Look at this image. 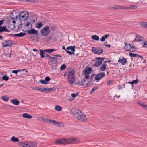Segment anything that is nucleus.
<instances>
[{"mask_svg":"<svg viewBox=\"0 0 147 147\" xmlns=\"http://www.w3.org/2000/svg\"><path fill=\"white\" fill-rule=\"evenodd\" d=\"M45 56L47 57H49L50 58V57H51L47 53H45Z\"/></svg>","mask_w":147,"mask_h":147,"instance_id":"60","label":"nucleus"},{"mask_svg":"<svg viewBox=\"0 0 147 147\" xmlns=\"http://www.w3.org/2000/svg\"><path fill=\"white\" fill-rule=\"evenodd\" d=\"M58 58L53 57H50L49 61L50 63L52 64H55L56 63Z\"/></svg>","mask_w":147,"mask_h":147,"instance_id":"19","label":"nucleus"},{"mask_svg":"<svg viewBox=\"0 0 147 147\" xmlns=\"http://www.w3.org/2000/svg\"><path fill=\"white\" fill-rule=\"evenodd\" d=\"M122 59L120 58L118 60V62L121 63L122 65H125L127 62L126 59L124 58L123 57H121Z\"/></svg>","mask_w":147,"mask_h":147,"instance_id":"17","label":"nucleus"},{"mask_svg":"<svg viewBox=\"0 0 147 147\" xmlns=\"http://www.w3.org/2000/svg\"><path fill=\"white\" fill-rule=\"evenodd\" d=\"M91 38L92 39L97 41H98L99 39V37L96 35H93L92 36H91Z\"/></svg>","mask_w":147,"mask_h":147,"instance_id":"30","label":"nucleus"},{"mask_svg":"<svg viewBox=\"0 0 147 147\" xmlns=\"http://www.w3.org/2000/svg\"><path fill=\"white\" fill-rule=\"evenodd\" d=\"M51 28L53 30H54L55 29V26H51Z\"/></svg>","mask_w":147,"mask_h":147,"instance_id":"62","label":"nucleus"},{"mask_svg":"<svg viewBox=\"0 0 147 147\" xmlns=\"http://www.w3.org/2000/svg\"><path fill=\"white\" fill-rule=\"evenodd\" d=\"M28 33L30 34H37V32L34 29H32L28 31Z\"/></svg>","mask_w":147,"mask_h":147,"instance_id":"21","label":"nucleus"},{"mask_svg":"<svg viewBox=\"0 0 147 147\" xmlns=\"http://www.w3.org/2000/svg\"><path fill=\"white\" fill-rule=\"evenodd\" d=\"M49 28V27L48 26L44 27L40 30L41 34L44 36H47L50 32Z\"/></svg>","mask_w":147,"mask_h":147,"instance_id":"7","label":"nucleus"},{"mask_svg":"<svg viewBox=\"0 0 147 147\" xmlns=\"http://www.w3.org/2000/svg\"><path fill=\"white\" fill-rule=\"evenodd\" d=\"M18 144L23 147H37V143L35 142H20L18 143Z\"/></svg>","mask_w":147,"mask_h":147,"instance_id":"2","label":"nucleus"},{"mask_svg":"<svg viewBox=\"0 0 147 147\" xmlns=\"http://www.w3.org/2000/svg\"><path fill=\"white\" fill-rule=\"evenodd\" d=\"M2 99L4 101L7 102L8 101L9 98V97L6 96H3L1 97Z\"/></svg>","mask_w":147,"mask_h":147,"instance_id":"34","label":"nucleus"},{"mask_svg":"<svg viewBox=\"0 0 147 147\" xmlns=\"http://www.w3.org/2000/svg\"><path fill=\"white\" fill-rule=\"evenodd\" d=\"M32 89L36 90H38L42 92L43 91L42 90V88L36 87L35 88H33Z\"/></svg>","mask_w":147,"mask_h":147,"instance_id":"38","label":"nucleus"},{"mask_svg":"<svg viewBox=\"0 0 147 147\" xmlns=\"http://www.w3.org/2000/svg\"><path fill=\"white\" fill-rule=\"evenodd\" d=\"M139 24L144 28H147V22H140Z\"/></svg>","mask_w":147,"mask_h":147,"instance_id":"28","label":"nucleus"},{"mask_svg":"<svg viewBox=\"0 0 147 147\" xmlns=\"http://www.w3.org/2000/svg\"><path fill=\"white\" fill-rule=\"evenodd\" d=\"M107 8L109 9H110L111 10H113V7L111 6H109L107 7Z\"/></svg>","mask_w":147,"mask_h":147,"instance_id":"56","label":"nucleus"},{"mask_svg":"<svg viewBox=\"0 0 147 147\" xmlns=\"http://www.w3.org/2000/svg\"><path fill=\"white\" fill-rule=\"evenodd\" d=\"M107 62V61H105L102 66L100 68V69L101 71H104L106 69V67L105 66V63Z\"/></svg>","mask_w":147,"mask_h":147,"instance_id":"26","label":"nucleus"},{"mask_svg":"<svg viewBox=\"0 0 147 147\" xmlns=\"http://www.w3.org/2000/svg\"><path fill=\"white\" fill-rule=\"evenodd\" d=\"M100 40L101 42H104L105 41V39L103 36L100 39Z\"/></svg>","mask_w":147,"mask_h":147,"instance_id":"53","label":"nucleus"},{"mask_svg":"<svg viewBox=\"0 0 147 147\" xmlns=\"http://www.w3.org/2000/svg\"><path fill=\"white\" fill-rule=\"evenodd\" d=\"M41 118L43 121L46 122H49V120H49L48 118L45 119L43 117H41Z\"/></svg>","mask_w":147,"mask_h":147,"instance_id":"42","label":"nucleus"},{"mask_svg":"<svg viewBox=\"0 0 147 147\" xmlns=\"http://www.w3.org/2000/svg\"><path fill=\"white\" fill-rule=\"evenodd\" d=\"M11 140L14 142H18L19 140L18 138H16L15 136H13L11 138Z\"/></svg>","mask_w":147,"mask_h":147,"instance_id":"33","label":"nucleus"},{"mask_svg":"<svg viewBox=\"0 0 147 147\" xmlns=\"http://www.w3.org/2000/svg\"><path fill=\"white\" fill-rule=\"evenodd\" d=\"M86 80L85 79L82 80L81 82V85L82 86H85V84H84L85 82H86Z\"/></svg>","mask_w":147,"mask_h":147,"instance_id":"45","label":"nucleus"},{"mask_svg":"<svg viewBox=\"0 0 147 147\" xmlns=\"http://www.w3.org/2000/svg\"><path fill=\"white\" fill-rule=\"evenodd\" d=\"M49 123L55 125L57 124L59 126V124H60V125L62 124V123H59L58 122H57L55 121L54 120H50Z\"/></svg>","mask_w":147,"mask_h":147,"instance_id":"29","label":"nucleus"},{"mask_svg":"<svg viewBox=\"0 0 147 147\" xmlns=\"http://www.w3.org/2000/svg\"><path fill=\"white\" fill-rule=\"evenodd\" d=\"M42 92H51L55 91V87L51 88H43Z\"/></svg>","mask_w":147,"mask_h":147,"instance_id":"14","label":"nucleus"},{"mask_svg":"<svg viewBox=\"0 0 147 147\" xmlns=\"http://www.w3.org/2000/svg\"><path fill=\"white\" fill-rule=\"evenodd\" d=\"M43 24L41 22H38L36 25V27L37 28H39L42 26Z\"/></svg>","mask_w":147,"mask_h":147,"instance_id":"31","label":"nucleus"},{"mask_svg":"<svg viewBox=\"0 0 147 147\" xmlns=\"http://www.w3.org/2000/svg\"><path fill=\"white\" fill-rule=\"evenodd\" d=\"M129 54L130 56L132 57H134L138 56H139V55L136 54H134L131 52H129Z\"/></svg>","mask_w":147,"mask_h":147,"instance_id":"36","label":"nucleus"},{"mask_svg":"<svg viewBox=\"0 0 147 147\" xmlns=\"http://www.w3.org/2000/svg\"><path fill=\"white\" fill-rule=\"evenodd\" d=\"M66 141V144H75L78 142L79 141V139L77 138H71L65 139Z\"/></svg>","mask_w":147,"mask_h":147,"instance_id":"5","label":"nucleus"},{"mask_svg":"<svg viewBox=\"0 0 147 147\" xmlns=\"http://www.w3.org/2000/svg\"><path fill=\"white\" fill-rule=\"evenodd\" d=\"M97 89H98V88L97 87V86L94 87L93 88H92V89L91 90L90 92V94H92L93 93V92L94 91H95Z\"/></svg>","mask_w":147,"mask_h":147,"instance_id":"40","label":"nucleus"},{"mask_svg":"<svg viewBox=\"0 0 147 147\" xmlns=\"http://www.w3.org/2000/svg\"><path fill=\"white\" fill-rule=\"evenodd\" d=\"M28 1H30L31 2H33L34 1V0H26Z\"/></svg>","mask_w":147,"mask_h":147,"instance_id":"64","label":"nucleus"},{"mask_svg":"<svg viewBox=\"0 0 147 147\" xmlns=\"http://www.w3.org/2000/svg\"><path fill=\"white\" fill-rule=\"evenodd\" d=\"M142 107L144 109L147 110V105H143L142 106Z\"/></svg>","mask_w":147,"mask_h":147,"instance_id":"55","label":"nucleus"},{"mask_svg":"<svg viewBox=\"0 0 147 147\" xmlns=\"http://www.w3.org/2000/svg\"><path fill=\"white\" fill-rule=\"evenodd\" d=\"M109 36V34L105 35L103 36L104 37L105 39L107 38Z\"/></svg>","mask_w":147,"mask_h":147,"instance_id":"57","label":"nucleus"},{"mask_svg":"<svg viewBox=\"0 0 147 147\" xmlns=\"http://www.w3.org/2000/svg\"><path fill=\"white\" fill-rule=\"evenodd\" d=\"M11 102L12 103L16 105H18L20 103L19 101L16 99H13L11 100Z\"/></svg>","mask_w":147,"mask_h":147,"instance_id":"25","label":"nucleus"},{"mask_svg":"<svg viewBox=\"0 0 147 147\" xmlns=\"http://www.w3.org/2000/svg\"><path fill=\"white\" fill-rule=\"evenodd\" d=\"M113 82V80H109L107 82V85H109L111 84Z\"/></svg>","mask_w":147,"mask_h":147,"instance_id":"50","label":"nucleus"},{"mask_svg":"<svg viewBox=\"0 0 147 147\" xmlns=\"http://www.w3.org/2000/svg\"><path fill=\"white\" fill-rule=\"evenodd\" d=\"M12 45V41L10 40L5 41L2 43V47H11Z\"/></svg>","mask_w":147,"mask_h":147,"instance_id":"11","label":"nucleus"},{"mask_svg":"<svg viewBox=\"0 0 147 147\" xmlns=\"http://www.w3.org/2000/svg\"><path fill=\"white\" fill-rule=\"evenodd\" d=\"M57 49H47L44 50V51L45 52H47L49 54H50V53L55 51H56Z\"/></svg>","mask_w":147,"mask_h":147,"instance_id":"24","label":"nucleus"},{"mask_svg":"<svg viewBox=\"0 0 147 147\" xmlns=\"http://www.w3.org/2000/svg\"><path fill=\"white\" fill-rule=\"evenodd\" d=\"M28 13L27 11H22L20 14H18V16L20 19H22V21H25L28 18Z\"/></svg>","mask_w":147,"mask_h":147,"instance_id":"6","label":"nucleus"},{"mask_svg":"<svg viewBox=\"0 0 147 147\" xmlns=\"http://www.w3.org/2000/svg\"><path fill=\"white\" fill-rule=\"evenodd\" d=\"M26 34L25 33L20 32L19 34H13V36L16 37H22L24 36Z\"/></svg>","mask_w":147,"mask_h":147,"instance_id":"22","label":"nucleus"},{"mask_svg":"<svg viewBox=\"0 0 147 147\" xmlns=\"http://www.w3.org/2000/svg\"><path fill=\"white\" fill-rule=\"evenodd\" d=\"M105 46L109 48H110L111 47V45L110 44H106L105 45Z\"/></svg>","mask_w":147,"mask_h":147,"instance_id":"61","label":"nucleus"},{"mask_svg":"<svg viewBox=\"0 0 147 147\" xmlns=\"http://www.w3.org/2000/svg\"><path fill=\"white\" fill-rule=\"evenodd\" d=\"M137 6L136 5H131L129 7H125V9H136L137 8Z\"/></svg>","mask_w":147,"mask_h":147,"instance_id":"35","label":"nucleus"},{"mask_svg":"<svg viewBox=\"0 0 147 147\" xmlns=\"http://www.w3.org/2000/svg\"><path fill=\"white\" fill-rule=\"evenodd\" d=\"M70 112L73 116L77 120L82 122H87V119L85 115L78 109H73Z\"/></svg>","mask_w":147,"mask_h":147,"instance_id":"1","label":"nucleus"},{"mask_svg":"<svg viewBox=\"0 0 147 147\" xmlns=\"http://www.w3.org/2000/svg\"><path fill=\"white\" fill-rule=\"evenodd\" d=\"M18 13L15 11L11 12L10 14V17L12 20L17 19L18 16Z\"/></svg>","mask_w":147,"mask_h":147,"instance_id":"15","label":"nucleus"},{"mask_svg":"<svg viewBox=\"0 0 147 147\" xmlns=\"http://www.w3.org/2000/svg\"><path fill=\"white\" fill-rule=\"evenodd\" d=\"M78 93L76 94L73 93L71 94V96L73 98H75L78 95Z\"/></svg>","mask_w":147,"mask_h":147,"instance_id":"51","label":"nucleus"},{"mask_svg":"<svg viewBox=\"0 0 147 147\" xmlns=\"http://www.w3.org/2000/svg\"><path fill=\"white\" fill-rule=\"evenodd\" d=\"M12 73L17 74L18 73L17 70H13L12 71Z\"/></svg>","mask_w":147,"mask_h":147,"instance_id":"54","label":"nucleus"},{"mask_svg":"<svg viewBox=\"0 0 147 147\" xmlns=\"http://www.w3.org/2000/svg\"><path fill=\"white\" fill-rule=\"evenodd\" d=\"M2 79L5 81H7L9 79V77L5 76H4L2 77Z\"/></svg>","mask_w":147,"mask_h":147,"instance_id":"46","label":"nucleus"},{"mask_svg":"<svg viewBox=\"0 0 147 147\" xmlns=\"http://www.w3.org/2000/svg\"><path fill=\"white\" fill-rule=\"evenodd\" d=\"M54 56L55 57H61V55L59 54H57L56 55H54Z\"/></svg>","mask_w":147,"mask_h":147,"instance_id":"59","label":"nucleus"},{"mask_svg":"<svg viewBox=\"0 0 147 147\" xmlns=\"http://www.w3.org/2000/svg\"><path fill=\"white\" fill-rule=\"evenodd\" d=\"M56 144H65L66 141L65 139H61L56 141L55 142Z\"/></svg>","mask_w":147,"mask_h":147,"instance_id":"18","label":"nucleus"},{"mask_svg":"<svg viewBox=\"0 0 147 147\" xmlns=\"http://www.w3.org/2000/svg\"><path fill=\"white\" fill-rule=\"evenodd\" d=\"M143 47H147V42L146 41H145L143 42Z\"/></svg>","mask_w":147,"mask_h":147,"instance_id":"48","label":"nucleus"},{"mask_svg":"<svg viewBox=\"0 0 147 147\" xmlns=\"http://www.w3.org/2000/svg\"><path fill=\"white\" fill-rule=\"evenodd\" d=\"M138 81H138V79H136V80H133L131 82H129V84H137L138 83Z\"/></svg>","mask_w":147,"mask_h":147,"instance_id":"39","label":"nucleus"},{"mask_svg":"<svg viewBox=\"0 0 147 147\" xmlns=\"http://www.w3.org/2000/svg\"><path fill=\"white\" fill-rule=\"evenodd\" d=\"M104 58L98 57L96 58V60L95 61V63L93 66L96 67H98L99 66L102 64V61L104 59Z\"/></svg>","mask_w":147,"mask_h":147,"instance_id":"8","label":"nucleus"},{"mask_svg":"<svg viewBox=\"0 0 147 147\" xmlns=\"http://www.w3.org/2000/svg\"><path fill=\"white\" fill-rule=\"evenodd\" d=\"M130 49L131 50H136V48L134 47L133 45L131 46L130 45Z\"/></svg>","mask_w":147,"mask_h":147,"instance_id":"49","label":"nucleus"},{"mask_svg":"<svg viewBox=\"0 0 147 147\" xmlns=\"http://www.w3.org/2000/svg\"><path fill=\"white\" fill-rule=\"evenodd\" d=\"M124 43L125 44V46L124 47V49L125 50L128 51L133 52L135 51V50H131L130 49V44L129 43H127L126 42H124Z\"/></svg>","mask_w":147,"mask_h":147,"instance_id":"13","label":"nucleus"},{"mask_svg":"<svg viewBox=\"0 0 147 147\" xmlns=\"http://www.w3.org/2000/svg\"><path fill=\"white\" fill-rule=\"evenodd\" d=\"M143 39V38L141 36L138 35H136V38L133 41L134 42H139L142 40Z\"/></svg>","mask_w":147,"mask_h":147,"instance_id":"20","label":"nucleus"},{"mask_svg":"<svg viewBox=\"0 0 147 147\" xmlns=\"http://www.w3.org/2000/svg\"><path fill=\"white\" fill-rule=\"evenodd\" d=\"M3 32H9L10 31L7 28L6 26H0V33H1Z\"/></svg>","mask_w":147,"mask_h":147,"instance_id":"16","label":"nucleus"},{"mask_svg":"<svg viewBox=\"0 0 147 147\" xmlns=\"http://www.w3.org/2000/svg\"><path fill=\"white\" fill-rule=\"evenodd\" d=\"M92 71V69L90 67H89L88 69L86 68L84 70V74L85 76V78L86 79H88L90 77V76L89 75L90 74Z\"/></svg>","mask_w":147,"mask_h":147,"instance_id":"12","label":"nucleus"},{"mask_svg":"<svg viewBox=\"0 0 147 147\" xmlns=\"http://www.w3.org/2000/svg\"><path fill=\"white\" fill-rule=\"evenodd\" d=\"M12 22L13 24V25H11L13 26V27H12V28H11V29H12L13 30H16L15 28V25H14V24H15L16 22L15 21L13 20L12 21ZM10 26H11V25H10Z\"/></svg>","mask_w":147,"mask_h":147,"instance_id":"44","label":"nucleus"},{"mask_svg":"<svg viewBox=\"0 0 147 147\" xmlns=\"http://www.w3.org/2000/svg\"><path fill=\"white\" fill-rule=\"evenodd\" d=\"M69 82L71 84L74 83L75 81L74 71L72 70L69 73L67 76Z\"/></svg>","mask_w":147,"mask_h":147,"instance_id":"3","label":"nucleus"},{"mask_svg":"<svg viewBox=\"0 0 147 147\" xmlns=\"http://www.w3.org/2000/svg\"><path fill=\"white\" fill-rule=\"evenodd\" d=\"M3 24V20H0V26H1Z\"/></svg>","mask_w":147,"mask_h":147,"instance_id":"58","label":"nucleus"},{"mask_svg":"<svg viewBox=\"0 0 147 147\" xmlns=\"http://www.w3.org/2000/svg\"><path fill=\"white\" fill-rule=\"evenodd\" d=\"M39 82L40 83L43 84H47V82H45V80H40Z\"/></svg>","mask_w":147,"mask_h":147,"instance_id":"43","label":"nucleus"},{"mask_svg":"<svg viewBox=\"0 0 147 147\" xmlns=\"http://www.w3.org/2000/svg\"><path fill=\"white\" fill-rule=\"evenodd\" d=\"M75 46H71L67 47L66 49L65 47L64 46H63L62 47V49L65 50L66 52L69 55H71L74 53V52L75 51Z\"/></svg>","mask_w":147,"mask_h":147,"instance_id":"4","label":"nucleus"},{"mask_svg":"<svg viewBox=\"0 0 147 147\" xmlns=\"http://www.w3.org/2000/svg\"><path fill=\"white\" fill-rule=\"evenodd\" d=\"M22 117L27 119H31L32 118V116L26 113L23 114L22 115Z\"/></svg>","mask_w":147,"mask_h":147,"instance_id":"27","label":"nucleus"},{"mask_svg":"<svg viewBox=\"0 0 147 147\" xmlns=\"http://www.w3.org/2000/svg\"><path fill=\"white\" fill-rule=\"evenodd\" d=\"M92 51L94 53L98 55L101 54L103 52V50L100 47L96 48L95 47H93L92 48Z\"/></svg>","mask_w":147,"mask_h":147,"instance_id":"9","label":"nucleus"},{"mask_svg":"<svg viewBox=\"0 0 147 147\" xmlns=\"http://www.w3.org/2000/svg\"><path fill=\"white\" fill-rule=\"evenodd\" d=\"M138 104H139L140 106H141L142 107V106L144 105V104H142L141 103L139 102L138 103Z\"/></svg>","mask_w":147,"mask_h":147,"instance_id":"63","label":"nucleus"},{"mask_svg":"<svg viewBox=\"0 0 147 147\" xmlns=\"http://www.w3.org/2000/svg\"><path fill=\"white\" fill-rule=\"evenodd\" d=\"M113 8L115 10H119L124 9L125 8V7L121 5H117L114 6L113 7Z\"/></svg>","mask_w":147,"mask_h":147,"instance_id":"23","label":"nucleus"},{"mask_svg":"<svg viewBox=\"0 0 147 147\" xmlns=\"http://www.w3.org/2000/svg\"><path fill=\"white\" fill-rule=\"evenodd\" d=\"M105 72H101L100 73L97 74L95 77V79L97 82L99 81L102 78L105 76Z\"/></svg>","mask_w":147,"mask_h":147,"instance_id":"10","label":"nucleus"},{"mask_svg":"<svg viewBox=\"0 0 147 147\" xmlns=\"http://www.w3.org/2000/svg\"><path fill=\"white\" fill-rule=\"evenodd\" d=\"M66 66L65 64H63L61 65L60 68V69L61 70H62L66 68Z\"/></svg>","mask_w":147,"mask_h":147,"instance_id":"41","label":"nucleus"},{"mask_svg":"<svg viewBox=\"0 0 147 147\" xmlns=\"http://www.w3.org/2000/svg\"><path fill=\"white\" fill-rule=\"evenodd\" d=\"M55 110L57 111H60L62 109L61 107L59 105L56 106L55 107Z\"/></svg>","mask_w":147,"mask_h":147,"instance_id":"37","label":"nucleus"},{"mask_svg":"<svg viewBox=\"0 0 147 147\" xmlns=\"http://www.w3.org/2000/svg\"><path fill=\"white\" fill-rule=\"evenodd\" d=\"M91 84V82L89 81L86 84H85V86H88L90 85Z\"/></svg>","mask_w":147,"mask_h":147,"instance_id":"52","label":"nucleus"},{"mask_svg":"<svg viewBox=\"0 0 147 147\" xmlns=\"http://www.w3.org/2000/svg\"><path fill=\"white\" fill-rule=\"evenodd\" d=\"M44 50H40V54L41 57L42 58H43L45 57V53L44 51Z\"/></svg>","mask_w":147,"mask_h":147,"instance_id":"32","label":"nucleus"},{"mask_svg":"<svg viewBox=\"0 0 147 147\" xmlns=\"http://www.w3.org/2000/svg\"><path fill=\"white\" fill-rule=\"evenodd\" d=\"M45 80L46 82H47L50 80V78L49 77L47 76L45 78Z\"/></svg>","mask_w":147,"mask_h":147,"instance_id":"47","label":"nucleus"}]
</instances>
